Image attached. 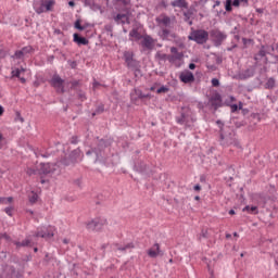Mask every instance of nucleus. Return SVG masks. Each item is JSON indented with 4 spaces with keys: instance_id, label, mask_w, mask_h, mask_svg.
I'll use <instances>...</instances> for the list:
<instances>
[{
    "instance_id": "338daca9",
    "label": "nucleus",
    "mask_w": 278,
    "mask_h": 278,
    "mask_svg": "<svg viewBox=\"0 0 278 278\" xmlns=\"http://www.w3.org/2000/svg\"><path fill=\"white\" fill-rule=\"evenodd\" d=\"M131 3V0H122L123 5H129Z\"/></svg>"
},
{
    "instance_id": "603ef678",
    "label": "nucleus",
    "mask_w": 278,
    "mask_h": 278,
    "mask_svg": "<svg viewBox=\"0 0 278 278\" xmlns=\"http://www.w3.org/2000/svg\"><path fill=\"white\" fill-rule=\"evenodd\" d=\"M260 58H266V50H264V46H262L261 50L258 51Z\"/></svg>"
},
{
    "instance_id": "9d476101",
    "label": "nucleus",
    "mask_w": 278,
    "mask_h": 278,
    "mask_svg": "<svg viewBox=\"0 0 278 278\" xmlns=\"http://www.w3.org/2000/svg\"><path fill=\"white\" fill-rule=\"evenodd\" d=\"M207 105H210V110H213V112H217L218 109L224 108L223 96H220V93L216 91L208 98Z\"/></svg>"
},
{
    "instance_id": "a878e982",
    "label": "nucleus",
    "mask_w": 278,
    "mask_h": 278,
    "mask_svg": "<svg viewBox=\"0 0 278 278\" xmlns=\"http://www.w3.org/2000/svg\"><path fill=\"white\" fill-rule=\"evenodd\" d=\"M144 36H142L139 31H138V28H132L130 31H129V38H135L136 41L138 40H142Z\"/></svg>"
},
{
    "instance_id": "39448f33",
    "label": "nucleus",
    "mask_w": 278,
    "mask_h": 278,
    "mask_svg": "<svg viewBox=\"0 0 278 278\" xmlns=\"http://www.w3.org/2000/svg\"><path fill=\"white\" fill-rule=\"evenodd\" d=\"M55 0H40V2H34L33 8L36 14H45V12H52Z\"/></svg>"
},
{
    "instance_id": "de8ad7c7",
    "label": "nucleus",
    "mask_w": 278,
    "mask_h": 278,
    "mask_svg": "<svg viewBox=\"0 0 278 278\" xmlns=\"http://www.w3.org/2000/svg\"><path fill=\"white\" fill-rule=\"evenodd\" d=\"M211 84H212L213 88H218V86H220V80H218V78H213L211 80Z\"/></svg>"
},
{
    "instance_id": "4d7b16f0",
    "label": "nucleus",
    "mask_w": 278,
    "mask_h": 278,
    "mask_svg": "<svg viewBox=\"0 0 278 278\" xmlns=\"http://www.w3.org/2000/svg\"><path fill=\"white\" fill-rule=\"evenodd\" d=\"M115 247L117 248V251H122V253H125L127 251L125 245L121 247V245H118V243H115Z\"/></svg>"
},
{
    "instance_id": "393cba45",
    "label": "nucleus",
    "mask_w": 278,
    "mask_h": 278,
    "mask_svg": "<svg viewBox=\"0 0 278 278\" xmlns=\"http://www.w3.org/2000/svg\"><path fill=\"white\" fill-rule=\"evenodd\" d=\"M197 12V9L194 7H190L187 9L186 12H184L185 23H188L192 16H194V13Z\"/></svg>"
},
{
    "instance_id": "0eeeda50",
    "label": "nucleus",
    "mask_w": 278,
    "mask_h": 278,
    "mask_svg": "<svg viewBox=\"0 0 278 278\" xmlns=\"http://www.w3.org/2000/svg\"><path fill=\"white\" fill-rule=\"evenodd\" d=\"M134 52L132 51H124L123 53V60L125 64L127 65V68H131L132 71H136L137 73H140V62L138 60L134 59Z\"/></svg>"
},
{
    "instance_id": "ea45409f",
    "label": "nucleus",
    "mask_w": 278,
    "mask_h": 278,
    "mask_svg": "<svg viewBox=\"0 0 278 278\" xmlns=\"http://www.w3.org/2000/svg\"><path fill=\"white\" fill-rule=\"evenodd\" d=\"M105 112V105L104 104H99L97 108H96V114H103Z\"/></svg>"
},
{
    "instance_id": "58836bf2",
    "label": "nucleus",
    "mask_w": 278,
    "mask_h": 278,
    "mask_svg": "<svg viewBox=\"0 0 278 278\" xmlns=\"http://www.w3.org/2000/svg\"><path fill=\"white\" fill-rule=\"evenodd\" d=\"M170 88L166 87V86H161L157 90H156V93L157 94H166V92H169Z\"/></svg>"
},
{
    "instance_id": "bf43d9fd",
    "label": "nucleus",
    "mask_w": 278,
    "mask_h": 278,
    "mask_svg": "<svg viewBox=\"0 0 278 278\" xmlns=\"http://www.w3.org/2000/svg\"><path fill=\"white\" fill-rule=\"evenodd\" d=\"M233 8H240V0H232Z\"/></svg>"
},
{
    "instance_id": "f3484780",
    "label": "nucleus",
    "mask_w": 278,
    "mask_h": 278,
    "mask_svg": "<svg viewBox=\"0 0 278 278\" xmlns=\"http://www.w3.org/2000/svg\"><path fill=\"white\" fill-rule=\"evenodd\" d=\"M179 79L182 84H193L194 81V74L189 70L181 72L179 75Z\"/></svg>"
},
{
    "instance_id": "aec40b11",
    "label": "nucleus",
    "mask_w": 278,
    "mask_h": 278,
    "mask_svg": "<svg viewBox=\"0 0 278 278\" xmlns=\"http://www.w3.org/2000/svg\"><path fill=\"white\" fill-rule=\"evenodd\" d=\"M141 47H144L149 51H153V48L155 47L153 37L149 35L143 36Z\"/></svg>"
},
{
    "instance_id": "2f4dec72",
    "label": "nucleus",
    "mask_w": 278,
    "mask_h": 278,
    "mask_svg": "<svg viewBox=\"0 0 278 278\" xmlns=\"http://www.w3.org/2000/svg\"><path fill=\"white\" fill-rule=\"evenodd\" d=\"M28 201L31 205H34V203L38 202V193H36L35 191H31L30 194L28 195Z\"/></svg>"
},
{
    "instance_id": "4c0bfd02",
    "label": "nucleus",
    "mask_w": 278,
    "mask_h": 278,
    "mask_svg": "<svg viewBox=\"0 0 278 278\" xmlns=\"http://www.w3.org/2000/svg\"><path fill=\"white\" fill-rule=\"evenodd\" d=\"M233 101H236V97L230 96L228 99H226L225 101H223L224 106L226 105L227 108H230L231 103H233Z\"/></svg>"
},
{
    "instance_id": "052dcab7",
    "label": "nucleus",
    "mask_w": 278,
    "mask_h": 278,
    "mask_svg": "<svg viewBox=\"0 0 278 278\" xmlns=\"http://www.w3.org/2000/svg\"><path fill=\"white\" fill-rule=\"evenodd\" d=\"M75 186H78V188H81V178H77L74 180Z\"/></svg>"
},
{
    "instance_id": "a211bd4d",
    "label": "nucleus",
    "mask_w": 278,
    "mask_h": 278,
    "mask_svg": "<svg viewBox=\"0 0 278 278\" xmlns=\"http://www.w3.org/2000/svg\"><path fill=\"white\" fill-rule=\"evenodd\" d=\"M147 253L152 260H155L157 255H164V252L162 249H160V243H154L153 247L147 251Z\"/></svg>"
},
{
    "instance_id": "774afa93",
    "label": "nucleus",
    "mask_w": 278,
    "mask_h": 278,
    "mask_svg": "<svg viewBox=\"0 0 278 278\" xmlns=\"http://www.w3.org/2000/svg\"><path fill=\"white\" fill-rule=\"evenodd\" d=\"M194 68H197V64L190 63V64H189V70H190V71H194Z\"/></svg>"
},
{
    "instance_id": "e2e57ef3",
    "label": "nucleus",
    "mask_w": 278,
    "mask_h": 278,
    "mask_svg": "<svg viewBox=\"0 0 278 278\" xmlns=\"http://www.w3.org/2000/svg\"><path fill=\"white\" fill-rule=\"evenodd\" d=\"M193 190L195 192H201V185L197 184L194 187H193Z\"/></svg>"
},
{
    "instance_id": "9b49d317",
    "label": "nucleus",
    "mask_w": 278,
    "mask_h": 278,
    "mask_svg": "<svg viewBox=\"0 0 278 278\" xmlns=\"http://www.w3.org/2000/svg\"><path fill=\"white\" fill-rule=\"evenodd\" d=\"M84 160V153L81 152V149L77 148L73 150L68 159L63 161L64 166H71V164H77V162H81Z\"/></svg>"
},
{
    "instance_id": "f03ea898",
    "label": "nucleus",
    "mask_w": 278,
    "mask_h": 278,
    "mask_svg": "<svg viewBox=\"0 0 278 278\" xmlns=\"http://www.w3.org/2000/svg\"><path fill=\"white\" fill-rule=\"evenodd\" d=\"M108 147V141L105 139H101L96 148H91L86 152V155L90 157L93 155V162L94 164H105L108 162V159L105 157V152H103V149Z\"/></svg>"
},
{
    "instance_id": "412c9836",
    "label": "nucleus",
    "mask_w": 278,
    "mask_h": 278,
    "mask_svg": "<svg viewBox=\"0 0 278 278\" xmlns=\"http://www.w3.org/2000/svg\"><path fill=\"white\" fill-rule=\"evenodd\" d=\"M23 274L13 265H10L7 269V278H22Z\"/></svg>"
},
{
    "instance_id": "0e129e2a",
    "label": "nucleus",
    "mask_w": 278,
    "mask_h": 278,
    "mask_svg": "<svg viewBox=\"0 0 278 278\" xmlns=\"http://www.w3.org/2000/svg\"><path fill=\"white\" fill-rule=\"evenodd\" d=\"M27 175L31 176V175H36V169H27Z\"/></svg>"
},
{
    "instance_id": "f704fd0d",
    "label": "nucleus",
    "mask_w": 278,
    "mask_h": 278,
    "mask_svg": "<svg viewBox=\"0 0 278 278\" xmlns=\"http://www.w3.org/2000/svg\"><path fill=\"white\" fill-rule=\"evenodd\" d=\"M77 99H79V101H81V103H84V101H86L88 99V97L86 96V92L78 90L77 91Z\"/></svg>"
},
{
    "instance_id": "cd10ccee",
    "label": "nucleus",
    "mask_w": 278,
    "mask_h": 278,
    "mask_svg": "<svg viewBox=\"0 0 278 278\" xmlns=\"http://www.w3.org/2000/svg\"><path fill=\"white\" fill-rule=\"evenodd\" d=\"M170 53H174V56L176 58V60H184V52H179L177 47H172Z\"/></svg>"
},
{
    "instance_id": "5701e85b",
    "label": "nucleus",
    "mask_w": 278,
    "mask_h": 278,
    "mask_svg": "<svg viewBox=\"0 0 278 278\" xmlns=\"http://www.w3.org/2000/svg\"><path fill=\"white\" fill-rule=\"evenodd\" d=\"M255 76V67H250L239 74V79L247 80Z\"/></svg>"
},
{
    "instance_id": "6e6552de",
    "label": "nucleus",
    "mask_w": 278,
    "mask_h": 278,
    "mask_svg": "<svg viewBox=\"0 0 278 278\" xmlns=\"http://www.w3.org/2000/svg\"><path fill=\"white\" fill-rule=\"evenodd\" d=\"M108 225V219L104 217H96L86 224L88 231H101Z\"/></svg>"
},
{
    "instance_id": "ddd939ff",
    "label": "nucleus",
    "mask_w": 278,
    "mask_h": 278,
    "mask_svg": "<svg viewBox=\"0 0 278 278\" xmlns=\"http://www.w3.org/2000/svg\"><path fill=\"white\" fill-rule=\"evenodd\" d=\"M35 49L31 46H25L21 50H16L13 55H11L12 60H25L26 55L34 53Z\"/></svg>"
},
{
    "instance_id": "79ce46f5",
    "label": "nucleus",
    "mask_w": 278,
    "mask_h": 278,
    "mask_svg": "<svg viewBox=\"0 0 278 278\" xmlns=\"http://www.w3.org/2000/svg\"><path fill=\"white\" fill-rule=\"evenodd\" d=\"M242 105H243V103L240 101L239 102V110H241V113H242V115L243 116H247V114H249V109H244V108H242Z\"/></svg>"
},
{
    "instance_id": "7ed1b4c3",
    "label": "nucleus",
    "mask_w": 278,
    "mask_h": 278,
    "mask_svg": "<svg viewBox=\"0 0 278 278\" xmlns=\"http://www.w3.org/2000/svg\"><path fill=\"white\" fill-rule=\"evenodd\" d=\"M188 40H192L197 45H205L210 40V33L205 29H192Z\"/></svg>"
},
{
    "instance_id": "37998d69",
    "label": "nucleus",
    "mask_w": 278,
    "mask_h": 278,
    "mask_svg": "<svg viewBox=\"0 0 278 278\" xmlns=\"http://www.w3.org/2000/svg\"><path fill=\"white\" fill-rule=\"evenodd\" d=\"M12 77L21 78V68H15L11 72Z\"/></svg>"
},
{
    "instance_id": "f257e3e1",
    "label": "nucleus",
    "mask_w": 278,
    "mask_h": 278,
    "mask_svg": "<svg viewBox=\"0 0 278 278\" xmlns=\"http://www.w3.org/2000/svg\"><path fill=\"white\" fill-rule=\"evenodd\" d=\"M216 125L219 127V144H222V147H230V144L240 147V141L236 138V130L229 127L225 128V123L220 119L216 121Z\"/></svg>"
},
{
    "instance_id": "20e7f679",
    "label": "nucleus",
    "mask_w": 278,
    "mask_h": 278,
    "mask_svg": "<svg viewBox=\"0 0 278 278\" xmlns=\"http://www.w3.org/2000/svg\"><path fill=\"white\" fill-rule=\"evenodd\" d=\"M190 121L191 123H194L197 119L192 117L190 108L182 106L180 110V115L176 116V123L178 125H185V127H190Z\"/></svg>"
},
{
    "instance_id": "8fccbe9b",
    "label": "nucleus",
    "mask_w": 278,
    "mask_h": 278,
    "mask_svg": "<svg viewBox=\"0 0 278 278\" xmlns=\"http://www.w3.org/2000/svg\"><path fill=\"white\" fill-rule=\"evenodd\" d=\"M71 144H78L79 143V137L73 136L70 139Z\"/></svg>"
},
{
    "instance_id": "c85d7f7f",
    "label": "nucleus",
    "mask_w": 278,
    "mask_h": 278,
    "mask_svg": "<svg viewBox=\"0 0 278 278\" xmlns=\"http://www.w3.org/2000/svg\"><path fill=\"white\" fill-rule=\"evenodd\" d=\"M242 212H248V214H260L257 206H249L243 207Z\"/></svg>"
},
{
    "instance_id": "6ab92c4d",
    "label": "nucleus",
    "mask_w": 278,
    "mask_h": 278,
    "mask_svg": "<svg viewBox=\"0 0 278 278\" xmlns=\"http://www.w3.org/2000/svg\"><path fill=\"white\" fill-rule=\"evenodd\" d=\"M73 42L78 47H86L87 45H90V41L86 37L79 35V33H75L73 35Z\"/></svg>"
},
{
    "instance_id": "473e14b6",
    "label": "nucleus",
    "mask_w": 278,
    "mask_h": 278,
    "mask_svg": "<svg viewBox=\"0 0 278 278\" xmlns=\"http://www.w3.org/2000/svg\"><path fill=\"white\" fill-rule=\"evenodd\" d=\"M225 10H226V12H233L232 0L225 1Z\"/></svg>"
},
{
    "instance_id": "7c9ffc66",
    "label": "nucleus",
    "mask_w": 278,
    "mask_h": 278,
    "mask_svg": "<svg viewBox=\"0 0 278 278\" xmlns=\"http://www.w3.org/2000/svg\"><path fill=\"white\" fill-rule=\"evenodd\" d=\"M275 86H276L275 78H273V77L268 78L266 84H265L266 90H273V88H275Z\"/></svg>"
},
{
    "instance_id": "a18cd8bd",
    "label": "nucleus",
    "mask_w": 278,
    "mask_h": 278,
    "mask_svg": "<svg viewBox=\"0 0 278 278\" xmlns=\"http://www.w3.org/2000/svg\"><path fill=\"white\" fill-rule=\"evenodd\" d=\"M104 29H105V31H108V34H111V36H114V35L112 34V31H114V26H112L111 24H106V25L104 26Z\"/></svg>"
},
{
    "instance_id": "72a5a7b5",
    "label": "nucleus",
    "mask_w": 278,
    "mask_h": 278,
    "mask_svg": "<svg viewBox=\"0 0 278 278\" xmlns=\"http://www.w3.org/2000/svg\"><path fill=\"white\" fill-rule=\"evenodd\" d=\"M74 27L75 29H78V31H84L86 29V26L81 25V20H76Z\"/></svg>"
},
{
    "instance_id": "e433bc0d",
    "label": "nucleus",
    "mask_w": 278,
    "mask_h": 278,
    "mask_svg": "<svg viewBox=\"0 0 278 278\" xmlns=\"http://www.w3.org/2000/svg\"><path fill=\"white\" fill-rule=\"evenodd\" d=\"M138 99H151V93H143L141 90L136 92Z\"/></svg>"
},
{
    "instance_id": "c03bdc74",
    "label": "nucleus",
    "mask_w": 278,
    "mask_h": 278,
    "mask_svg": "<svg viewBox=\"0 0 278 278\" xmlns=\"http://www.w3.org/2000/svg\"><path fill=\"white\" fill-rule=\"evenodd\" d=\"M156 58H159V60H162L163 62H166V60H168V54H166V53H156Z\"/></svg>"
},
{
    "instance_id": "c9c22d12",
    "label": "nucleus",
    "mask_w": 278,
    "mask_h": 278,
    "mask_svg": "<svg viewBox=\"0 0 278 278\" xmlns=\"http://www.w3.org/2000/svg\"><path fill=\"white\" fill-rule=\"evenodd\" d=\"M233 125L237 129H240V127H245L247 122L245 121L233 119Z\"/></svg>"
},
{
    "instance_id": "4be33fe9",
    "label": "nucleus",
    "mask_w": 278,
    "mask_h": 278,
    "mask_svg": "<svg viewBox=\"0 0 278 278\" xmlns=\"http://www.w3.org/2000/svg\"><path fill=\"white\" fill-rule=\"evenodd\" d=\"M159 36L161 40H169L168 38L175 40V38H177V35L175 33H170L167 28H163L162 31L159 33Z\"/></svg>"
},
{
    "instance_id": "69168bd1",
    "label": "nucleus",
    "mask_w": 278,
    "mask_h": 278,
    "mask_svg": "<svg viewBox=\"0 0 278 278\" xmlns=\"http://www.w3.org/2000/svg\"><path fill=\"white\" fill-rule=\"evenodd\" d=\"M33 85H34V87L35 88H39V86H40V80H35L34 83H33Z\"/></svg>"
},
{
    "instance_id": "1a4fd4ad",
    "label": "nucleus",
    "mask_w": 278,
    "mask_h": 278,
    "mask_svg": "<svg viewBox=\"0 0 278 278\" xmlns=\"http://www.w3.org/2000/svg\"><path fill=\"white\" fill-rule=\"evenodd\" d=\"M208 36L212 39L214 47H220L223 42L227 40V34L219 29L210 30Z\"/></svg>"
},
{
    "instance_id": "3c124183",
    "label": "nucleus",
    "mask_w": 278,
    "mask_h": 278,
    "mask_svg": "<svg viewBox=\"0 0 278 278\" xmlns=\"http://www.w3.org/2000/svg\"><path fill=\"white\" fill-rule=\"evenodd\" d=\"M230 110H231L232 113L238 112V110H240V104L239 105L238 104H231Z\"/></svg>"
},
{
    "instance_id": "4468645a",
    "label": "nucleus",
    "mask_w": 278,
    "mask_h": 278,
    "mask_svg": "<svg viewBox=\"0 0 278 278\" xmlns=\"http://www.w3.org/2000/svg\"><path fill=\"white\" fill-rule=\"evenodd\" d=\"M53 236H55V227L53 226H49L48 228H45L35 233L36 238H45L46 240H51Z\"/></svg>"
},
{
    "instance_id": "423d86ee",
    "label": "nucleus",
    "mask_w": 278,
    "mask_h": 278,
    "mask_svg": "<svg viewBox=\"0 0 278 278\" xmlns=\"http://www.w3.org/2000/svg\"><path fill=\"white\" fill-rule=\"evenodd\" d=\"M134 170L140 173V175H143L144 177H151V175H153V165L144 161H137L134 164Z\"/></svg>"
},
{
    "instance_id": "a19ab883",
    "label": "nucleus",
    "mask_w": 278,
    "mask_h": 278,
    "mask_svg": "<svg viewBox=\"0 0 278 278\" xmlns=\"http://www.w3.org/2000/svg\"><path fill=\"white\" fill-rule=\"evenodd\" d=\"M0 239H1V240H5L7 242H13V241H12V237H10V235H8L7 232L1 233V235H0Z\"/></svg>"
},
{
    "instance_id": "13d9d810",
    "label": "nucleus",
    "mask_w": 278,
    "mask_h": 278,
    "mask_svg": "<svg viewBox=\"0 0 278 278\" xmlns=\"http://www.w3.org/2000/svg\"><path fill=\"white\" fill-rule=\"evenodd\" d=\"M12 207H5L4 208V212H5V214H8V216H12Z\"/></svg>"
},
{
    "instance_id": "864d4df0",
    "label": "nucleus",
    "mask_w": 278,
    "mask_h": 278,
    "mask_svg": "<svg viewBox=\"0 0 278 278\" xmlns=\"http://www.w3.org/2000/svg\"><path fill=\"white\" fill-rule=\"evenodd\" d=\"M84 3H85V5H87L88 8H92V5H94V0H85Z\"/></svg>"
},
{
    "instance_id": "49530a36",
    "label": "nucleus",
    "mask_w": 278,
    "mask_h": 278,
    "mask_svg": "<svg viewBox=\"0 0 278 278\" xmlns=\"http://www.w3.org/2000/svg\"><path fill=\"white\" fill-rule=\"evenodd\" d=\"M244 48L247 49L248 45H253V39L242 38Z\"/></svg>"
},
{
    "instance_id": "c756f323",
    "label": "nucleus",
    "mask_w": 278,
    "mask_h": 278,
    "mask_svg": "<svg viewBox=\"0 0 278 278\" xmlns=\"http://www.w3.org/2000/svg\"><path fill=\"white\" fill-rule=\"evenodd\" d=\"M156 23H161L165 27H170V18L168 16H164L163 18L157 17Z\"/></svg>"
},
{
    "instance_id": "2eb2a0df",
    "label": "nucleus",
    "mask_w": 278,
    "mask_h": 278,
    "mask_svg": "<svg viewBox=\"0 0 278 278\" xmlns=\"http://www.w3.org/2000/svg\"><path fill=\"white\" fill-rule=\"evenodd\" d=\"M115 23H117V25H130V21H129V12L127 13H117L114 17Z\"/></svg>"
},
{
    "instance_id": "6e6d98bb",
    "label": "nucleus",
    "mask_w": 278,
    "mask_h": 278,
    "mask_svg": "<svg viewBox=\"0 0 278 278\" xmlns=\"http://www.w3.org/2000/svg\"><path fill=\"white\" fill-rule=\"evenodd\" d=\"M124 248H126V251L129 249H136V245L134 244V242L127 243L126 245H124Z\"/></svg>"
},
{
    "instance_id": "5fc2aeb1",
    "label": "nucleus",
    "mask_w": 278,
    "mask_h": 278,
    "mask_svg": "<svg viewBox=\"0 0 278 278\" xmlns=\"http://www.w3.org/2000/svg\"><path fill=\"white\" fill-rule=\"evenodd\" d=\"M239 4L242 5L243 8H248L249 0H239Z\"/></svg>"
},
{
    "instance_id": "b1692460",
    "label": "nucleus",
    "mask_w": 278,
    "mask_h": 278,
    "mask_svg": "<svg viewBox=\"0 0 278 278\" xmlns=\"http://www.w3.org/2000/svg\"><path fill=\"white\" fill-rule=\"evenodd\" d=\"M172 8H180L181 10H188V2L186 0H174L170 2Z\"/></svg>"
},
{
    "instance_id": "680f3d73",
    "label": "nucleus",
    "mask_w": 278,
    "mask_h": 278,
    "mask_svg": "<svg viewBox=\"0 0 278 278\" xmlns=\"http://www.w3.org/2000/svg\"><path fill=\"white\" fill-rule=\"evenodd\" d=\"M16 121H20L21 123H25V119L21 116V113H16Z\"/></svg>"
},
{
    "instance_id": "f8f14e48",
    "label": "nucleus",
    "mask_w": 278,
    "mask_h": 278,
    "mask_svg": "<svg viewBox=\"0 0 278 278\" xmlns=\"http://www.w3.org/2000/svg\"><path fill=\"white\" fill-rule=\"evenodd\" d=\"M50 85L56 90L58 94H64V92H66V89H64V79L58 74L52 76Z\"/></svg>"
},
{
    "instance_id": "09e8293b",
    "label": "nucleus",
    "mask_w": 278,
    "mask_h": 278,
    "mask_svg": "<svg viewBox=\"0 0 278 278\" xmlns=\"http://www.w3.org/2000/svg\"><path fill=\"white\" fill-rule=\"evenodd\" d=\"M167 61L169 64H175V62H177V59L174 56V54H167Z\"/></svg>"
},
{
    "instance_id": "bb28decb",
    "label": "nucleus",
    "mask_w": 278,
    "mask_h": 278,
    "mask_svg": "<svg viewBox=\"0 0 278 278\" xmlns=\"http://www.w3.org/2000/svg\"><path fill=\"white\" fill-rule=\"evenodd\" d=\"M13 244L16 245V249H21V247H31V240L25 239L21 241H13Z\"/></svg>"
},
{
    "instance_id": "dca6fc26",
    "label": "nucleus",
    "mask_w": 278,
    "mask_h": 278,
    "mask_svg": "<svg viewBox=\"0 0 278 278\" xmlns=\"http://www.w3.org/2000/svg\"><path fill=\"white\" fill-rule=\"evenodd\" d=\"M42 175H53L58 170V165L51 163H41Z\"/></svg>"
}]
</instances>
